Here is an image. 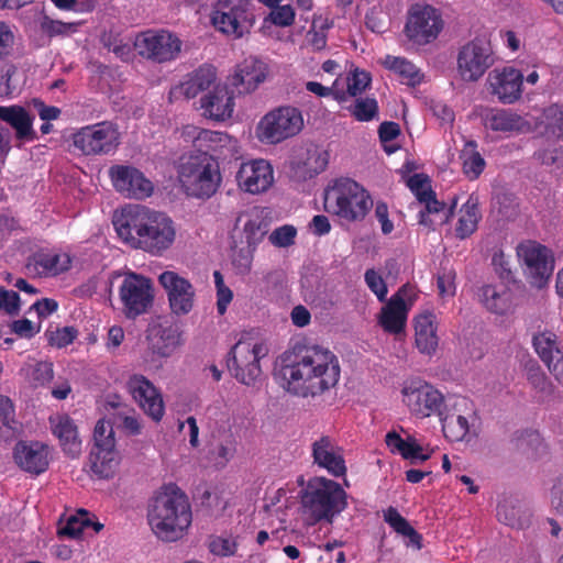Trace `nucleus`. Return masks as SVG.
<instances>
[{"instance_id":"nucleus-1","label":"nucleus","mask_w":563,"mask_h":563,"mask_svg":"<svg viewBox=\"0 0 563 563\" xmlns=\"http://www.w3.org/2000/svg\"><path fill=\"white\" fill-rule=\"evenodd\" d=\"M280 373L287 391L299 397H317L340 380L338 356L318 344L296 343L282 356Z\"/></svg>"},{"instance_id":"nucleus-2","label":"nucleus","mask_w":563,"mask_h":563,"mask_svg":"<svg viewBox=\"0 0 563 563\" xmlns=\"http://www.w3.org/2000/svg\"><path fill=\"white\" fill-rule=\"evenodd\" d=\"M114 229L125 243L153 255H159L175 240L169 217L140 205H129L113 217Z\"/></svg>"},{"instance_id":"nucleus-3","label":"nucleus","mask_w":563,"mask_h":563,"mask_svg":"<svg viewBox=\"0 0 563 563\" xmlns=\"http://www.w3.org/2000/svg\"><path fill=\"white\" fill-rule=\"evenodd\" d=\"M147 521L159 540L178 541L192 522L188 496L176 484L163 485L148 503Z\"/></svg>"},{"instance_id":"nucleus-4","label":"nucleus","mask_w":563,"mask_h":563,"mask_svg":"<svg viewBox=\"0 0 563 563\" xmlns=\"http://www.w3.org/2000/svg\"><path fill=\"white\" fill-rule=\"evenodd\" d=\"M298 512L307 527L321 521L332 523L333 519L347 507V495L335 481L314 476L299 492Z\"/></svg>"},{"instance_id":"nucleus-5","label":"nucleus","mask_w":563,"mask_h":563,"mask_svg":"<svg viewBox=\"0 0 563 563\" xmlns=\"http://www.w3.org/2000/svg\"><path fill=\"white\" fill-rule=\"evenodd\" d=\"M177 172L181 187L190 197L209 199L221 186L220 166L212 154L191 153Z\"/></svg>"},{"instance_id":"nucleus-6","label":"nucleus","mask_w":563,"mask_h":563,"mask_svg":"<svg viewBox=\"0 0 563 563\" xmlns=\"http://www.w3.org/2000/svg\"><path fill=\"white\" fill-rule=\"evenodd\" d=\"M373 200L368 191L351 178H339L324 192V209L349 222L362 221Z\"/></svg>"},{"instance_id":"nucleus-7","label":"nucleus","mask_w":563,"mask_h":563,"mask_svg":"<svg viewBox=\"0 0 563 563\" xmlns=\"http://www.w3.org/2000/svg\"><path fill=\"white\" fill-rule=\"evenodd\" d=\"M119 463L113 428L109 421L100 419L95 426L93 445L86 464L87 472L91 477L109 479L114 476Z\"/></svg>"},{"instance_id":"nucleus-8","label":"nucleus","mask_w":563,"mask_h":563,"mask_svg":"<svg viewBox=\"0 0 563 563\" xmlns=\"http://www.w3.org/2000/svg\"><path fill=\"white\" fill-rule=\"evenodd\" d=\"M119 299L122 303V312L125 318L135 320L147 313L155 299L153 280L142 274L126 272L119 286Z\"/></svg>"},{"instance_id":"nucleus-9","label":"nucleus","mask_w":563,"mask_h":563,"mask_svg":"<svg viewBox=\"0 0 563 563\" xmlns=\"http://www.w3.org/2000/svg\"><path fill=\"white\" fill-rule=\"evenodd\" d=\"M120 131L112 121L80 128L73 134V145L86 156L109 155L120 145Z\"/></svg>"},{"instance_id":"nucleus-10","label":"nucleus","mask_w":563,"mask_h":563,"mask_svg":"<svg viewBox=\"0 0 563 563\" xmlns=\"http://www.w3.org/2000/svg\"><path fill=\"white\" fill-rule=\"evenodd\" d=\"M517 254L526 266L529 284L538 289L545 287L554 271L553 252L537 241L527 240L519 243Z\"/></svg>"},{"instance_id":"nucleus-11","label":"nucleus","mask_w":563,"mask_h":563,"mask_svg":"<svg viewBox=\"0 0 563 563\" xmlns=\"http://www.w3.org/2000/svg\"><path fill=\"white\" fill-rule=\"evenodd\" d=\"M495 64V55L489 41L476 37L463 45L456 57V70L465 82L478 81Z\"/></svg>"},{"instance_id":"nucleus-12","label":"nucleus","mask_w":563,"mask_h":563,"mask_svg":"<svg viewBox=\"0 0 563 563\" xmlns=\"http://www.w3.org/2000/svg\"><path fill=\"white\" fill-rule=\"evenodd\" d=\"M266 352L262 343L239 340L229 353L228 368L240 383L253 385L261 375L260 361Z\"/></svg>"},{"instance_id":"nucleus-13","label":"nucleus","mask_w":563,"mask_h":563,"mask_svg":"<svg viewBox=\"0 0 563 563\" xmlns=\"http://www.w3.org/2000/svg\"><path fill=\"white\" fill-rule=\"evenodd\" d=\"M303 126L301 112L294 107H279L268 112L257 126L258 137L269 144L298 134Z\"/></svg>"},{"instance_id":"nucleus-14","label":"nucleus","mask_w":563,"mask_h":563,"mask_svg":"<svg viewBox=\"0 0 563 563\" xmlns=\"http://www.w3.org/2000/svg\"><path fill=\"white\" fill-rule=\"evenodd\" d=\"M181 45L180 38L166 30H147L140 33L134 41L139 55L159 64L176 59Z\"/></svg>"},{"instance_id":"nucleus-15","label":"nucleus","mask_w":563,"mask_h":563,"mask_svg":"<svg viewBox=\"0 0 563 563\" xmlns=\"http://www.w3.org/2000/svg\"><path fill=\"white\" fill-rule=\"evenodd\" d=\"M402 400L410 412L419 418H428L432 415L440 416L445 409V397L433 385L413 380L401 389Z\"/></svg>"},{"instance_id":"nucleus-16","label":"nucleus","mask_w":563,"mask_h":563,"mask_svg":"<svg viewBox=\"0 0 563 563\" xmlns=\"http://www.w3.org/2000/svg\"><path fill=\"white\" fill-rule=\"evenodd\" d=\"M443 29L440 12L429 4H413L405 25L407 37L418 45L434 41Z\"/></svg>"},{"instance_id":"nucleus-17","label":"nucleus","mask_w":563,"mask_h":563,"mask_svg":"<svg viewBox=\"0 0 563 563\" xmlns=\"http://www.w3.org/2000/svg\"><path fill=\"white\" fill-rule=\"evenodd\" d=\"M158 282L166 291L173 314L186 316L192 310L196 292L188 279L176 272L165 271L158 276Z\"/></svg>"},{"instance_id":"nucleus-18","label":"nucleus","mask_w":563,"mask_h":563,"mask_svg":"<svg viewBox=\"0 0 563 563\" xmlns=\"http://www.w3.org/2000/svg\"><path fill=\"white\" fill-rule=\"evenodd\" d=\"M109 176L115 190L126 198L145 199L153 194L152 181L134 166L113 165Z\"/></svg>"},{"instance_id":"nucleus-19","label":"nucleus","mask_w":563,"mask_h":563,"mask_svg":"<svg viewBox=\"0 0 563 563\" xmlns=\"http://www.w3.org/2000/svg\"><path fill=\"white\" fill-rule=\"evenodd\" d=\"M249 7L247 0H241L228 11L216 10L212 13L211 22L221 33L232 35L235 38L242 37L250 32L255 23V15Z\"/></svg>"},{"instance_id":"nucleus-20","label":"nucleus","mask_w":563,"mask_h":563,"mask_svg":"<svg viewBox=\"0 0 563 563\" xmlns=\"http://www.w3.org/2000/svg\"><path fill=\"white\" fill-rule=\"evenodd\" d=\"M128 389L140 408L155 422L162 420L165 405L161 391L144 375L134 374L128 380Z\"/></svg>"},{"instance_id":"nucleus-21","label":"nucleus","mask_w":563,"mask_h":563,"mask_svg":"<svg viewBox=\"0 0 563 563\" xmlns=\"http://www.w3.org/2000/svg\"><path fill=\"white\" fill-rule=\"evenodd\" d=\"M415 299V289L410 285L401 286L396 294H394L389 301L382 308L379 316V324L383 329L391 334H399L405 330L408 307L406 300L412 301Z\"/></svg>"},{"instance_id":"nucleus-22","label":"nucleus","mask_w":563,"mask_h":563,"mask_svg":"<svg viewBox=\"0 0 563 563\" xmlns=\"http://www.w3.org/2000/svg\"><path fill=\"white\" fill-rule=\"evenodd\" d=\"M181 344V331L177 325L158 327L143 355L144 365L150 368H161L159 360L170 357Z\"/></svg>"},{"instance_id":"nucleus-23","label":"nucleus","mask_w":563,"mask_h":563,"mask_svg":"<svg viewBox=\"0 0 563 563\" xmlns=\"http://www.w3.org/2000/svg\"><path fill=\"white\" fill-rule=\"evenodd\" d=\"M13 461L25 473L40 475L49 465L48 445L40 441L21 440L13 449Z\"/></svg>"},{"instance_id":"nucleus-24","label":"nucleus","mask_w":563,"mask_h":563,"mask_svg":"<svg viewBox=\"0 0 563 563\" xmlns=\"http://www.w3.org/2000/svg\"><path fill=\"white\" fill-rule=\"evenodd\" d=\"M268 75V65L254 56L243 59L230 76V85L239 95L251 93L264 82Z\"/></svg>"},{"instance_id":"nucleus-25","label":"nucleus","mask_w":563,"mask_h":563,"mask_svg":"<svg viewBox=\"0 0 563 563\" xmlns=\"http://www.w3.org/2000/svg\"><path fill=\"white\" fill-rule=\"evenodd\" d=\"M490 92L505 104L516 102L522 93L523 76L514 67L495 68L487 79Z\"/></svg>"},{"instance_id":"nucleus-26","label":"nucleus","mask_w":563,"mask_h":563,"mask_svg":"<svg viewBox=\"0 0 563 563\" xmlns=\"http://www.w3.org/2000/svg\"><path fill=\"white\" fill-rule=\"evenodd\" d=\"M236 181L239 187L250 194L266 191L274 181L272 165L265 159H253L242 163Z\"/></svg>"},{"instance_id":"nucleus-27","label":"nucleus","mask_w":563,"mask_h":563,"mask_svg":"<svg viewBox=\"0 0 563 563\" xmlns=\"http://www.w3.org/2000/svg\"><path fill=\"white\" fill-rule=\"evenodd\" d=\"M71 266V258L66 253L49 249H40L27 257L25 269L33 277L57 276Z\"/></svg>"},{"instance_id":"nucleus-28","label":"nucleus","mask_w":563,"mask_h":563,"mask_svg":"<svg viewBox=\"0 0 563 563\" xmlns=\"http://www.w3.org/2000/svg\"><path fill=\"white\" fill-rule=\"evenodd\" d=\"M470 404L471 401L465 397L457 398L453 411H446L445 408L439 416L443 434L448 440L462 441L468 434L470 418L474 417L473 409L467 408Z\"/></svg>"},{"instance_id":"nucleus-29","label":"nucleus","mask_w":563,"mask_h":563,"mask_svg":"<svg viewBox=\"0 0 563 563\" xmlns=\"http://www.w3.org/2000/svg\"><path fill=\"white\" fill-rule=\"evenodd\" d=\"M313 463L327 470L334 477L344 476L346 473L345 460L342 449L329 435H322L311 445Z\"/></svg>"},{"instance_id":"nucleus-30","label":"nucleus","mask_w":563,"mask_h":563,"mask_svg":"<svg viewBox=\"0 0 563 563\" xmlns=\"http://www.w3.org/2000/svg\"><path fill=\"white\" fill-rule=\"evenodd\" d=\"M52 433L58 439L63 452L76 459L81 453V439L75 421L68 415H57L49 417Z\"/></svg>"},{"instance_id":"nucleus-31","label":"nucleus","mask_w":563,"mask_h":563,"mask_svg":"<svg viewBox=\"0 0 563 563\" xmlns=\"http://www.w3.org/2000/svg\"><path fill=\"white\" fill-rule=\"evenodd\" d=\"M203 115L214 121H224L232 117L234 95L227 86H216L200 99Z\"/></svg>"},{"instance_id":"nucleus-32","label":"nucleus","mask_w":563,"mask_h":563,"mask_svg":"<svg viewBox=\"0 0 563 563\" xmlns=\"http://www.w3.org/2000/svg\"><path fill=\"white\" fill-rule=\"evenodd\" d=\"M415 343L421 354L431 356L437 352L438 320L433 312L426 311L415 318Z\"/></svg>"},{"instance_id":"nucleus-33","label":"nucleus","mask_w":563,"mask_h":563,"mask_svg":"<svg viewBox=\"0 0 563 563\" xmlns=\"http://www.w3.org/2000/svg\"><path fill=\"white\" fill-rule=\"evenodd\" d=\"M476 296L490 313L505 316L512 308L511 291L505 285L484 284L477 288Z\"/></svg>"},{"instance_id":"nucleus-34","label":"nucleus","mask_w":563,"mask_h":563,"mask_svg":"<svg viewBox=\"0 0 563 563\" xmlns=\"http://www.w3.org/2000/svg\"><path fill=\"white\" fill-rule=\"evenodd\" d=\"M484 121L488 129L496 132L526 133L531 130L530 122L510 109H492Z\"/></svg>"},{"instance_id":"nucleus-35","label":"nucleus","mask_w":563,"mask_h":563,"mask_svg":"<svg viewBox=\"0 0 563 563\" xmlns=\"http://www.w3.org/2000/svg\"><path fill=\"white\" fill-rule=\"evenodd\" d=\"M2 121L9 123L21 142H32L37 139L33 129V118L21 106L2 107Z\"/></svg>"},{"instance_id":"nucleus-36","label":"nucleus","mask_w":563,"mask_h":563,"mask_svg":"<svg viewBox=\"0 0 563 563\" xmlns=\"http://www.w3.org/2000/svg\"><path fill=\"white\" fill-rule=\"evenodd\" d=\"M481 219L478 197L472 194L459 211V220L455 227L456 238L461 240L470 238L477 230Z\"/></svg>"},{"instance_id":"nucleus-37","label":"nucleus","mask_w":563,"mask_h":563,"mask_svg":"<svg viewBox=\"0 0 563 563\" xmlns=\"http://www.w3.org/2000/svg\"><path fill=\"white\" fill-rule=\"evenodd\" d=\"M216 79V67L203 64L188 75V78L181 84V89L186 98L191 99L197 97L201 91L209 89Z\"/></svg>"},{"instance_id":"nucleus-38","label":"nucleus","mask_w":563,"mask_h":563,"mask_svg":"<svg viewBox=\"0 0 563 563\" xmlns=\"http://www.w3.org/2000/svg\"><path fill=\"white\" fill-rule=\"evenodd\" d=\"M196 135L194 136V147L196 153H219L222 147L231 142L228 133L219 131H210L205 129L192 128Z\"/></svg>"},{"instance_id":"nucleus-39","label":"nucleus","mask_w":563,"mask_h":563,"mask_svg":"<svg viewBox=\"0 0 563 563\" xmlns=\"http://www.w3.org/2000/svg\"><path fill=\"white\" fill-rule=\"evenodd\" d=\"M532 345L541 361L548 366L562 355L559 349V338L552 331H543L533 335Z\"/></svg>"},{"instance_id":"nucleus-40","label":"nucleus","mask_w":563,"mask_h":563,"mask_svg":"<svg viewBox=\"0 0 563 563\" xmlns=\"http://www.w3.org/2000/svg\"><path fill=\"white\" fill-rule=\"evenodd\" d=\"M384 520L395 532L408 538L409 544L415 545L417 549H421V534L409 523L405 517L399 514L396 508L388 507L384 511Z\"/></svg>"},{"instance_id":"nucleus-41","label":"nucleus","mask_w":563,"mask_h":563,"mask_svg":"<svg viewBox=\"0 0 563 563\" xmlns=\"http://www.w3.org/2000/svg\"><path fill=\"white\" fill-rule=\"evenodd\" d=\"M385 66L395 71L402 84L415 87L422 82L423 74L411 62L404 57L387 56Z\"/></svg>"},{"instance_id":"nucleus-42","label":"nucleus","mask_w":563,"mask_h":563,"mask_svg":"<svg viewBox=\"0 0 563 563\" xmlns=\"http://www.w3.org/2000/svg\"><path fill=\"white\" fill-rule=\"evenodd\" d=\"M476 147L477 144L474 141H468L460 155L463 162V173L471 180L477 179L485 168V161Z\"/></svg>"},{"instance_id":"nucleus-43","label":"nucleus","mask_w":563,"mask_h":563,"mask_svg":"<svg viewBox=\"0 0 563 563\" xmlns=\"http://www.w3.org/2000/svg\"><path fill=\"white\" fill-rule=\"evenodd\" d=\"M33 387H44L54 378V364L51 361H36L21 369Z\"/></svg>"},{"instance_id":"nucleus-44","label":"nucleus","mask_w":563,"mask_h":563,"mask_svg":"<svg viewBox=\"0 0 563 563\" xmlns=\"http://www.w3.org/2000/svg\"><path fill=\"white\" fill-rule=\"evenodd\" d=\"M90 526V514L87 510H79L77 515L70 516L65 526L58 530L59 536L71 539L80 537L86 528Z\"/></svg>"},{"instance_id":"nucleus-45","label":"nucleus","mask_w":563,"mask_h":563,"mask_svg":"<svg viewBox=\"0 0 563 563\" xmlns=\"http://www.w3.org/2000/svg\"><path fill=\"white\" fill-rule=\"evenodd\" d=\"M349 110L357 121L367 122L377 115L378 103L374 98H358Z\"/></svg>"},{"instance_id":"nucleus-46","label":"nucleus","mask_w":563,"mask_h":563,"mask_svg":"<svg viewBox=\"0 0 563 563\" xmlns=\"http://www.w3.org/2000/svg\"><path fill=\"white\" fill-rule=\"evenodd\" d=\"M544 124L549 133L563 139V106L552 104L544 111Z\"/></svg>"},{"instance_id":"nucleus-47","label":"nucleus","mask_w":563,"mask_h":563,"mask_svg":"<svg viewBox=\"0 0 563 563\" xmlns=\"http://www.w3.org/2000/svg\"><path fill=\"white\" fill-rule=\"evenodd\" d=\"M296 236L297 229L292 224H284L273 230L268 241L275 247L286 249L295 244Z\"/></svg>"},{"instance_id":"nucleus-48","label":"nucleus","mask_w":563,"mask_h":563,"mask_svg":"<svg viewBox=\"0 0 563 563\" xmlns=\"http://www.w3.org/2000/svg\"><path fill=\"white\" fill-rule=\"evenodd\" d=\"M243 232L246 239V245L256 249L267 233V225L258 218L250 219L244 224Z\"/></svg>"},{"instance_id":"nucleus-49","label":"nucleus","mask_w":563,"mask_h":563,"mask_svg":"<svg viewBox=\"0 0 563 563\" xmlns=\"http://www.w3.org/2000/svg\"><path fill=\"white\" fill-rule=\"evenodd\" d=\"M236 453V439L234 434L228 430L223 431L217 445V457L220 463L225 465L230 462Z\"/></svg>"},{"instance_id":"nucleus-50","label":"nucleus","mask_w":563,"mask_h":563,"mask_svg":"<svg viewBox=\"0 0 563 563\" xmlns=\"http://www.w3.org/2000/svg\"><path fill=\"white\" fill-rule=\"evenodd\" d=\"M255 250L249 245L233 250L232 265L236 273L245 275L251 271Z\"/></svg>"},{"instance_id":"nucleus-51","label":"nucleus","mask_w":563,"mask_h":563,"mask_svg":"<svg viewBox=\"0 0 563 563\" xmlns=\"http://www.w3.org/2000/svg\"><path fill=\"white\" fill-rule=\"evenodd\" d=\"M46 336L49 345L62 349L74 342L77 331L73 327L57 328L54 331H46Z\"/></svg>"},{"instance_id":"nucleus-52","label":"nucleus","mask_w":563,"mask_h":563,"mask_svg":"<svg viewBox=\"0 0 563 563\" xmlns=\"http://www.w3.org/2000/svg\"><path fill=\"white\" fill-rule=\"evenodd\" d=\"M372 77L365 70L355 69L347 78V93L352 97L362 95L371 85Z\"/></svg>"},{"instance_id":"nucleus-53","label":"nucleus","mask_w":563,"mask_h":563,"mask_svg":"<svg viewBox=\"0 0 563 563\" xmlns=\"http://www.w3.org/2000/svg\"><path fill=\"white\" fill-rule=\"evenodd\" d=\"M272 12L269 13L271 22L280 27L290 26L295 22L296 13L294 8L290 4L272 7Z\"/></svg>"},{"instance_id":"nucleus-54","label":"nucleus","mask_w":563,"mask_h":563,"mask_svg":"<svg viewBox=\"0 0 563 563\" xmlns=\"http://www.w3.org/2000/svg\"><path fill=\"white\" fill-rule=\"evenodd\" d=\"M236 542L231 538L214 536L210 538L209 550L218 556H231L236 552Z\"/></svg>"},{"instance_id":"nucleus-55","label":"nucleus","mask_w":563,"mask_h":563,"mask_svg":"<svg viewBox=\"0 0 563 563\" xmlns=\"http://www.w3.org/2000/svg\"><path fill=\"white\" fill-rule=\"evenodd\" d=\"M367 287L377 296L379 301H385L388 288L383 277L373 268L365 272L364 275Z\"/></svg>"},{"instance_id":"nucleus-56","label":"nucleus","mask_w":563,"mask_h":563,"mask_svg":"<svg viewBox=\"0 0 563 563\" xmlns=\"http://www.w3.org/2000/svg\"><path fill=\"white\" fill-rule=\"evenodd\" d=\"M454 279L455 274L452 271L438 275L437 287L441 297H453L455 295L456 286Z\"/></svg>"},{"instance_id":"nucleus-57","label":"nucleus","mask_w":563,"mask_h":563,"mask_svg":"<svg viewBox=\"0 0 563 563\" xmlns=\"http://www.w3.org/2000/svg\"><path fill=\"white\" fill-rule=\"evenodd\" d=\"M404 459L411 460L412 462L416 460L427 461L430 457V454L423 453V449L420 444L417 443L416 439L412 437L407 438V442L405 443L404 450L400 453Z\"/></svg>"},{"instance_id":"nucleus-58","label":"nucleus","mask_w":563,"mask_h":563,"mask_svg":"<svg viewBox=\"0 0 563 563\" xmlns=\"http://www.w3.org/2000/svg\"><path fill=\"white\" fill-rule=\"evenodd\" d=\"M11 331L20 338L31 339L40 332V327L35 328L31 320L24 318L13 321Z\"/></svg>"},{"instance_id":"nucleus-59","label":"nucleus","mask_w":563,"mask_h":563,"mask_svg":"<svg viewBox=\"0 0 563 563\" xmlns=\"http://www.w3.org/2000/svg\"><path fill=\"white\" fill-rule=\"evenodd\" d=\"M2 310L9 314H18L20 311V295L14 290L2 288L1 295Z\"/></svg>"},{"instance_id":"nucleus-60","label":"nucleus","mask_w":563,"mask_h":563,"mask_svg":"<svg viewBox=\"0 0 563 563\" xmlns=\"http://www.w3.org/2000/svg\"><path fill=\"white\" fill-rule=\"evenodd\" d=\"M492 264L496 274L503 279H509L511 276V268L509 260L505 256L503 251L496 252L493 255Z\"/></svg>"},{"instance_id":"nucleus-61","label":"nucleus","mask_w":563,"mask_h":563,"mask_svg":"<svg viewBox=\"0 0 563 563\" xmlns=\"http://www.w3.org/2000/svg\"><path fill=\"white\" fill-rule=\"evenodd\" d=\"M33 106L43 121L57 120L62 113L59 108L55 106H47L41 99H33Z\"/></svg>"},{"instance_id":"nucleus-62","label":"nucleus","mask_w":563,"mask_h":563,"mask_svg":"<svg viewBox=\"0 0 563 563\" xmlns=\"http://www.w3.org/2000/svg\"><path fill=\"white\" fill-rule=\"evenodd\" d=\"M375 217L380 223L382 232L389 234L394 230V224L388 217V206L383 201H378L375 207Z\"/></svg>"},{"instance_id":"nucleus-63","label":"nucleus","mask_w":563,"mask_h":563,"mask_svg":"<svg viewBox=\"0 0 563 563\" xmlns=\"http://www.w3.org/2000/svg\"><path fill=\"white\" fill-rule=\"evenodd\" d=\"M400 134V126L398 123L393 121H385L380 123L378 128L379 140L385 142L394 141Z\"/></svg>"},{"instance_id":"nucleus-64","label":"nucleus","mask_w":563,"mask_h":563,"mask_svg":"<svg viewBox=\"0 0 563 563\" xmlns=\"http://www.w3.org/2000/svg\"><path fill=\"white\" fill-rule=\"evenodd\" d=\"M32 309L36 311L40 318H46L58 309L56 300L43 298L32 305Z\"/></svg>"}]
</instances>
